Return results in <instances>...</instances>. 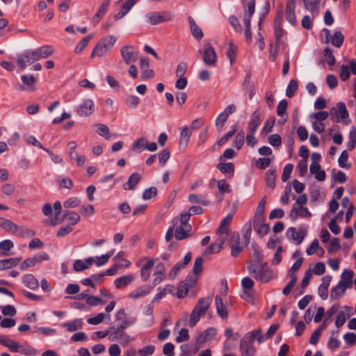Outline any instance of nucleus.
Masks as SVG:
<instances>
[{
    "instance_id": "obj_29",
    "label": "nucleus",
    "mask_w": 356,
    "mask_h": 356,
    "mask_svg": "<svg viewBox=\"0 0 356 356\" xmlns=\"http://www.w3.org/2000/svg\"><path fill=\"white\" fill-rule=\"evenodd\" d=\"M134 280L132 275H127L118 277L115 280V285L117 288L121 289L131 284Z\"/></svg>"
},
{
    "instance_id": "obj_44",
    "label": "nucleus",
    "mask_w": 356,
    "mask_h": 356,
    "mask_svg": "<svg viewBox=\"0 0 356 356\" xmlns=\"http://www.w3.org/2000/svg\"><path fill=\"white\" fill-rule=\"evenodd\" d=\"M276 174L275 170H268L266 172V185L271 188H275V182Z\"/></svg>"
},
{
    "instance_id": "obj_39",
    "label": "nucleus",
    "mask_w": 356,
    "mask_h": 356,
    "mask_svg": "<svg viewBox=\"0 0 356 356\" xmlns=\"http://www.w3.org/2000/svg\"><path fill=\"white\" fill-rule=\"evenodd\" d=\"M262 222H256V228L254 229L256 230L257 233L260 236H264L268 234L270 232V225L268 224H260Z\"/></svg>"
},
{
    "instance_id": "obj_14",
    "label": "nucleus",
    "mask_w": 356,
    "mask_h": 356,
    "mask_svg": "<svg viewBox=\"0 0 356 356\" xmlns=\"http://www.w3.org/2000/svg\"><path fill=\"white\" fill-rule=\"evenodd\" d=\"M353 275L354 273L353 270L346 269L341 275V280L339 282V284H341V286H343L345 289L351 288L353 282Z\"/></svg>"
},
{
    "instance_id": "obj_16",
    "label": "nucleus",
    "mask_w": 356,
    "mask_h": 356,
    "mask_svg": "<svg viewBox=\"0 0 356 356\" xmlns=\"http://www.w3.org/2000/svg\"><path fill=\"white\" fill-rule=\"evenodd\" d=\"M147 263L140 269V277L144 282H146L149 278L154 265L153 259L147 258Z\"/></svg>"
},
{
    "instance_id": "obj_21",
    "label": "nucleus",
    "mask_w": 356,
    "mask_h": 356,
    "mask_svg": "<svg viewBox=\"0 0 356 356\" xmlns=\"http://www.w3.org/2000/svg\"><path fill=\"white\" fill-rule=\"evenodd\" d=\"M298 216L309 218L311 216V213L305 207L293 208L289 213L290 218L295 221Z\"/></svg>"
},
{
    "instance_id": "obj_27",
    "label": "nucleus",
    "mask_w": 356,
    "mask_h": 356,
    "mask_svg": "<svg viewBox=\"0 0 356 356\" xmlns=\"http://www.w3.org/2000/svg\"><path fill=\"white\" fill-rule=\"evenodd\" d=\"M108 51L109 49H107L106 45L104 44L103 42H100L99 41L91 53V57H102L104 56Z\"/></svg>"
},
{
    "instance_id": "obj_52",
    "label": "nucleus",
    "mask_w": 356,
    "mask_h": 356,
    "mask_svg": "<svg viewBox=\"0 0 356 356\" xmlns=\"http://www.w3.org/2000/svg\"><path fill=\"white\" fill-rule=\"evenodd\" d=\"M189 284L180 283L178 287L177 296L179 298H182L186 296L188 292Z\"/></svg>"
},
{
    "instance_id": "obj_2",
    "label": "nucleus",
    "mask_w": 356,
    "mask_h": 356,
    "mask_svg": "<svg viewBox=\"0 0 356 356\" xmlns=\"http://www.w3.org/2000/svg\"><path fill=\"white\" fill-rule=\"evenodd\" d=\"M249 271L254 274V277L256 280L262 282H267L273 277L272 271L268 268H266L264 265L260 266L258 268H254L253 266L248 267Z\"/></svg>"
},
{
    "instance_id": "obj_40",
    "label": "nucleus",
    "mask_w": 356,
    "mask_h": 356,
    "mask_svg": "<svg viewBox=\"0 0 356 356\" xmlns=\"http://www.w3.org/2000/svg\"><path fill=\"white\" fill-rule=\"evenodd\" d=\"M217 168L222 173H232L233 176L234 166L232 163H220L217 165Z\"/></svg>"
},
{
    "instance_id": "obj_28",
    "label": "nucleus",
    "mask_w": 356,
    "mask_h": 356,
    "mask_svg": "<svg viewBox=\"0 0 356 356\" xmlns=\"http://www.w3.org/2000/svg\"><path fill=\"white\" fill-rule=\"evenodd\" d=\"M141 179L140 175L137 173L134 172L131 174L129 178L128 181L127 182L126 185L124 186V188L125 190H133L136 187V186L140 182Z\"/></svg>"
},
{
    "instance_id": "obj_48",
    "label": "nucleus",
    "mask_w": 356,
    "mask_h": 356,
    "mask_svg": "<svg viewBox=\"0 0 356 356\" xmlns=\"http://www.w3.org/2000/svg\"><path fill=\"white\" fill-rule=\"evenodd\" d=\"M348 155L347 151H346V150L343 151L339 158V160H338L339 166H341V168H347V169L350 168V166H351L350 163H346V161H348Z\"/></svg>"
},
{
    "instance_id": "obj_56",
    "label": "nucleus",
    "mask_w": 356,
    "mask_h": 356,
    "mask_svg": "<svg viewBox=\"0 0 356 356\" xmlns=\"http://www.w3.org/2000/svg\"><path fill=\"white\" fill-rule=\"evenodd\" d=\"M236 126H234V129L227 132L223 137H222L218 142V146L223 145L231 137H232L236 132Z\"/></svg>"
},
{
    "instance_id": "obj_31",
    "label": "nucleus",
    "mask_w": 356,
    "mask_h": 356,
    "mask_svg": "<svg viewBox=\"0 0 356 356\" xmlns=\"http://www.w3.org/2000/svg\"><path fill=\"white\" fill-rule=\"evenodd\" d=\"M20 261L19 258H10L0 261V270H6L16 266Z\"/></svg>"
},
{
    "instance_id": "obj_11",
    "label": "nucleus",
    "mask_w": 356,
    "mask_h": 356,
    "mask_svg": "<svg viewBox=\"0 0 356 356\" xmlns=\"http://www.w3.org/2000/svg\"><path fill=\"white\" fill-rule=\"evenodd\" d=\"M296 0H287L286 5V17L287 21L292 25L296 24L295 15Z\"/></svg>"
},
{
    "instance_id": "obj_32",
    "label": "nucleus",
    "mask_w": 356,
    "mask_h": 356,
    "mask_svg": "<svg viewBox=\"0 0 356 356\" xmlns=\"http://www.w3.org/2000/svg\"><path fill=\"white\" fill-rule=\"evenodd\" d=\"M0 227L7 232L15 233L18 229V226L13 222L11 220L1 218L0 219Z\"/></svg>"
},
{
    "instance_id": "obj_61",
    "label": "nucleus",
    "mask_w": 356,
    "mask_h": 356,
    "mask_svg": "<svg viewBox=\"0 0 356 356\" xmlns=\"http://www.w3.org/2000/svg\"><path fill=\"white\" fill-rule=\"evenodd\" d=\"M157 194V189L155 187H150L148 189H146L143 194V198L144 200H150L153 197H155Z\"/></svg>"
},
{
    "instance_id": "obj_18",
    "label": "nucleus",
    "mask_w": 356,
    "mask_h": 356,
    "mask_svg": "<svg viewBox=\"0 0 356 356\" xmlns=\"http://www.w3.org/2000/svg\"><path fill=\"white\" fill-rule=\"evenodd\" d=\"M138 0H127L120 11L115 15L114 19L119 20L125 16Z\"/></svg>"
},
{
    "instance_id": "obj_12",
    "label": "nucleus",
    "mask_w": 356,
    "mask_h": 356,
    "mask_svg": "<svg viewBox=\"0 0 356 356\" xmlns=\"http://www.w3.org/2000/svg\"><path fill=\"white\" fill-rule=\"evenodd\" d=\"M261 112L259 110L254 111L252 115L250 122H248V129L251 132H255L261 123Z\"/></svg>"
},
{
    "instance_id": "obj_22",
    "label": "nucleus",
    "mask_w": 356,
    "mask_h": 356,
    "mask_svg": "<svg viewBox=\"0 0 356 356\" xmlns=\"http://www.w3.org/2000/svg\"><path fill=\"white\" fill-rule=\"evenodd\" d=\"M191 229V226H177L175 229V236L177 240H184L191 236L189 234Z\"/></svg>"
},
{
    "instance_id": "obj_30",
    "label": "nucleus",
    "mask_w": 356,
    "mask_h": 356,
    "mask_svg": "<svg viewBox=\"0 0 356 356\" xmlns=\"http://www.w3.org/2000/svg\"><path fill=\"white\" fill-rule=\"evenodd\" d=\"M35 52L38 55L39 60L41 58H45L51 56L54 52V48L49 45L42 46L35 49Z\"/></svg>"
},
{
    "instance_id": "obj_19",
    "label": "nucleus",
    "mask_w": 356,
    "mask_h": 356,
    "mask_svg": "<svg viewBox=\"0 0 356 356\" xmlns=\"http://www.w3.org/2000/svg\"><path fill=\"white\" fill-rule=\"evenodd\" d=\"M341 119H346L348 117V113L347 111L346 105L343 102H339L337 104V108H332L330 109V115H334L338 118V115Z\"/></svg>"
},
{
    "instance_id": "obj_34",
    "label": "nucleus",
    "mask_w": 356,
    "mask_h": 356,
    "mask_svg": "<svg viewBox=\"0 0 356 356\" xmlns=\"http://www.w3.org/2000/svg\"><path fill=\"white\" fill-rule=\"evenodd\" d=\"M191 136V131L189 130V128L187 127H184L181 132V137L179 145L182 147L185 148L187 147L190 138Z\"/></svg>"
},
{
    "instance_id": "obj_55",
    "label": "nucleus",
    "mask_w": 356,
    "mask_h": 356,
    "mask_svg": "<svg viewBox=\"0 0 356 356\" xmlns=\"http://www.w3.org/2000/svg\"><path fill=\"white\" fill-rule=\"evenodd\" d=\"M173 289H174L173 286H172V285H167L159 293H157L156 295V297L154 298V301H158L160 298H163L168 293H172Z\"/></svg>"
},
{
    "instance_id": "obj_54",
    "label": "nucleus",
    "mask_w": 356,
    "mask_h": 356,
    "mask_svg": "<svg viewBox=\"0 0 356 356\" xmlns=\"http://www.w3.org/2000/svg\"><path fill=\"white\" fill-rule=\"evenodd\" d=\"M100 42H103L104 44L106 45L108 49H110L114 45L116 42V38L113 35H110L108 37H104L99 40Z\"/></svg>"
},
{
    "instance_id": "obj_13",
    "label": "nucleus",
    "mask_w": 356,
    "mask_h": 356,
    "mask_svg": "<svg viewBox=\"0 0 356 356\" xmlns=\"http://www.w3.org/2000/svg\"><path fill=\"white\" fill-rule=\"evenodd\" d=\"M241 356H253L255 348L251 341L241 340L240 344Z\"/></svg>"
},
{
    "instance_id": "obj_42",
    "label": "nucleus",
    "mask_w": 356,
    "mask_h": 356,
    "mask_svg": "<svg viewBox=\"0 0 356 356\" xmlns=\"http://www.w3.org/2000/svg\"><path fill=\"white\" fill-rule=\"evenodd\" d=\"M265 207L258 205L254 217V228H256L257 222H263L264 220Z\"/></svg>"
},
{
    "instance_id": "obj_53",
    "label": "nucleus",
    "mask_w": 356,
    "mask_h": 356,
    "mask_svg": "<svg viewBox=\"0 0 356 356\" xmlns=\"http://www.w3.org/2000/svg\"><path fill=\"white\" fill-rule=\"evenodd\" d=\"M17 353H23L26 355H35L37 353L35 349L26 345H21V348H19Z\"/></svg>"
},
{
    "instance_id": "obj_26",
    "label": "nucleus",
    "mask_w": 356,
    "mask_h": 356,
    "mask_svg": "<svg viewBox=\"0 0 356 356\" xmlns=\"http://www.w3.org/2000/svg\"><path fill=\"white\" fill-rule=\"evenodd\" d=\"M63 326L69 332H74L82 329L83 321L81 319L76 318L72 321L65 323Z\"/></svg>"
},
{
    "instance_id": "obj_6",
    "label": "nucleus",
    "mask_w": 356,
    "mask_h": 356,
    "mask_svg": "<svg viewBox=\"0 0 356 356\" xmlns=\"http://www.w3.org/2000/svg\"><path fill=\"white\" fill-rule=\"evenodd\" d=\"M120 54L127 65L135 62L138 58L137 54L133 51V48L130 46L123 47L120 50Z\"/></svg>"
},
{
    "instance_id": "obj_1",
    "label": "nucleus",
    "mask_w": 356,
    "mask_h": 356,
    "mask_svg": "<svg viewBox=\"0 0 356 356\" xmlns=\"http://www.w3.org/2000/svg\"><path fill=\"white\" fill-rule=\"evenodd\" d=\"M211 302V296H209L207 298H201L199 299L197 304L195 306L191 314L188 323L189 326H195L200 320V317L205 315L206 312L209 308Z\"/></svg>"
},
{
    "instance_id": "obj_43",
    "label": "nucleus",
    "mask_w": 356,
    "mask_h": 356,
    "mask_svg": "<svg viewBox=\"0 0 356 356\" xmlns=\"http://www.w3.org/2000/svg\"><path fill=\"white\" fill-rule=\"evenodd\" d=\"M96 126L97 127V133L99 136L105 137V138L107 140L110 139L111 134L108 127L106 125L103 124H97Z\"/></svg>"
},
{
    "instance_id": "obj_3",
    "label": "nucleus",
    "mask_w": 356,
    "mask_h": 356,
    "mask_svg": "<svg viewBox=\"0 0 356 356\" xmlns=\"http://www.w3.org/2000/svg\"><path fill=\"white\" fill-rule=\"evenodd\" d=\"M38 60V56L35 50L27 51L17 58V64L20 70H24L27 65H31Z\"/></svg>"
},
{
    "instance_id": "obj_33",
    "label": "nucleus",
    "mask_w": 356,
    "mask_h": 356,
    "mask_svg": "<svg viewBox=\"0 0 356 356\" xmlns=\"http://www.w3.org/2000/svg\"><path fill=\"white\" fill-rule=\"evenodd\" d=\"M232 219V215H227L225 218H223V220L220 222L219 227L216 230V234H220L225 233L226 234V235H227L229 232L228 225L230 223Z\"/></svg>"
},
{
    "instance_id": "obj_38",
    "label": "nucleus",
    "mask_w": 356,
    "mask_h": 356,
    "mask_svg": "<svg viewBox=\"0 0 356 356\" xmlns=\"http://www.w3.org/2000/svg\"><path fill=\"white\" fill-rule=\"evenodd\" d=\"M298 81L295 79H291L289 81V85L286 88V95L288 97L291 98L292 97H293L295 92L298 90Z\"/></svg>"
},
{
    "instance_id": "obj_45",
    "label": "nucleus",
    "mask_w": 356,
    "mask_h": 356,
    "mask_svg": "<svg viewBox=\"0 0 356 356\" xmlns=\"http://www.w3.org/2000/svg\"><path fill=\"white\" fill-rule=\"evenodd\" d=\"M346 289L341 286V284H339L332 289L330 298L331 299H337L341 297L345 293Z\"/></svg>"
},
{
    "instance_id": "obj_57",
    "label": "nucleus",
    "mask_w": 356,
    "mask_h": 356,
    "mask_svg": "<svg viewBox=\"0 0 356 356\" xmlns=\"http://www.w3.org/2000/svg\"><path fill=\"white\" fill-rule=\"evenodd\" d=\"M293 168V165L291 163L286 165L285 167L284 168L283 172L282 175V180L284 182L286 181L289 179Z\"/></svg>"
},
{
    "instance_id": "obj_58",
    "label": "nucleus",
    "mask_w": 356,
    "mask_h": 356,
    "mask_svg": "<svg viewBox=\"0 0 356 356\" xmlns=\"http://www.w3.org/2000/svg\"><path fill=\"white\" fill-rule=\"evenodd\" d=\"M86 302L88 305H89L90 306H96L98 305L104 304L106 302V301H104L102 299L97 298L96 296H88L86 298Z\"/></svg>"
},
{
    "instance_id": "obj_8",
    "label": "nucleus",
    "mask_w": 356,
    "mask_h": 356,
    "mask_svg": "<svg viewBox=\"0 0 356 356\" xmlns=\"http://www.w3.org/2000/svg\"><path fill=\"white\" fill-rule=\"evenodd\" d=\"M49 259L47 253L35 255L33 257L28 258L20 264V268L24 270L29 267L34 266L36 264Z\"/></svg>"
},
{
    "instance_id": "obj_64",
    "label": "nucleus",
    "mask_w": 356,
    "mask_h": 356,
    "mask_svg": "<svg viewBox=\"0 0 356 356\" xmlns=\"http://www.w3.org/2000/svg\"><path fill=\"white\" fill-rule=\"evenodd\" d=\"M271 159L270 158H260L256 162V165L259 169H265L270 164Z\"/></svg>"
},
{
    "instance_id": "obj_36",
    "label": "nucleus",
    "mask_w": 356,
    "mask_h": 356,
    "mask_svg": "<svg viewBox=\"0 0 356 356\" xmlns=\"http://www.w3.org/2000/svg\"><path fill=\"white\" fill-rule=\"evenodd\" d=\"M189 23L193 35L197 39L202 38L203 37V32L201 29L198 27V26L192 18H190Z\"/></svg>"
},
{
    "instance_id": "obj_49",
    "label": "nucleus",
    "mask_w": 356,
    "mask_h": 356,
    "mask_svg": "<svg viewBox=\"0 0 356 356\" xmlns=\"http://www.w3.org/2000/svg\"><path fill=\"white\" fill-rule=\"evenodd\" d=\"M324 56L326 58V61L328 65H333L335 63V58L333 56L332 50L327 47L324 50Z\"/></svg>"
},
{
    "instance_id": "obj_59",
    "label": "nucleus",
    "mask_w": 356,
    "mask_h": 356,
    "mask_svg": "<svg viewBox=\"0 0 356 356\" xmlns=\"http://www.w3.org/2000/svg\"><path fill=\"white\" fill-rule=\"evenodd\" d=\"M341 248L339 240L337 238H334L331 240L329 248L327 249V252L329 253L336 252L339 250Z\"/></svg>"
},
{
    "instance_id": "obj_51",
    "label": "nucleus",
    "mask_w": 356,
    "mask_h": 356,
    "mask_svg": "<svg viewBox=\"0 0 356 356\" xmlns=\"http://www.w3.org/2000/svg\"><path fill=\"white\" fill-rule=\"evenodd\" d=\"M70 158L71 160H76V165L81 166L85 163V158L83 156H79L76 151H71L70 152Z\"/></svg>"
},
{
    "instance_id": "obj_35",
    "label": "nucleus",
    "mask_w": 356,
    "mask_h": 356,
    "mask_svg": "<svg viewBox=\"0 0 356 356\" xmlns=\"http://www.w3.org/2000/svg\"><path fill=\"white\" fill-rule=\"evenodd\" d=\"M67 216L70 225H76L80 220V216L77 213L65 211L63 217L60 219L59 222H62Z\"/></svg>"
},
{
    "instance_id": "obj_20",
    "label": "nucleus",
    "mask_w": 356,
    "mask_h": 356,
    "mask_svg": "<svg viewBox=\"0 0 356 356\" xmlns=\"http://www.w3.org/2000/svg\"><path fill=\"white\" fill-rule=\"evenodd\" d=\"M288 234L291 235V237L296 241L298 244L301 243L303 238H305L307 232L303 228H299L298 231H296L295 227H290L287 232Z\"/></svg>"
},
{
    "instance_id": "obj_9",
    "label": "nucleus",
    "mask_w": 356,
    "mask_h": 356,
    "mask_svg": "<svg viewBox=\"0 0 356 356\" xmlns=\"http://www.w3.org/2000/svg\"><path fill=\"white\" fill-rule=\"evenodd\" d=\"M217 330L214 327H209L200 333L196 338V344L201 346L207 341L211 340L216 334Z\"/></svg>"
},
{
    "instance_id": "obj_5",
    "label": "nucleus",
    "mask_w": 356,
    "mask_h": 356,
    "mask_svg": "<svg viewBox=\"0 0 356 356\" xmlns=\"http://www.w3.org/2000/svg\"><path fill=\"white\" fill-rule=\"evenodd\" d=\"M203 60L209 66H214L216 63L217 56L214 49L210 44H208L204 50Z\"/></svg>"
},
{
    "instance_id": "obj_47",
    "label": "nucleus",
    "mask_w": 356,
    "mask_h": 356,
    "mask_svg": "<svg viewBox=\"0 0 356 356\" xmlns=\"http://www.w3.org/2000/svg\"><path fill=\"white\" fill-rule=\"evenodd\" d=\"M229 24L234 28L235 31L241 33L243 31L242 26L238 20V19L234 15H232L229 17Z\"/></svg>"
},
{
    "instance_id": "obj_41",
    "label": "nucleus",
    "mask_w": 356,
    "mask_h": 356,
    "mask_svg": "<svg viewBox=\"0 0 356 356\" xmlns=\"http://www.w3.org/2000/svg\"><path fill=\"white\" fill-rule=\"evenodd\" d=\"M92 38V35H88L86 37H84L75 47L74 48V53L75 54H79L81 53L83 49L88 45L90 40Z\"/></svg>"
},
{
    "instance_id": "obj_24",
    "label": "nucleus",
    "mask_w": 356,
    "mask_h": 356,
    "mask_svg": "<svg viewBox=\"0 0 356 356\" xmlns=\"http://www.w3.org/2000/svg\"><path fill=\"white\" fill-rule=\"evenodd\" d=\"M24 284L30 289L35 290L38 288V280L31 274H26L23 277Z\"/></svg>"
},
{
    "instance_id": "obj_60",
    "label": "nucleus",
    "mask_w": 356,
    "mask_h": 356,
    "mask_svg": "<svg viewBox=\"0 0 356 356\" xmlns=\"http://www.w3.org/2000/svg\"><path fill=\"white\" fill-rule=\"evenodd\" d=\"M108 3H104L101 5V6L99 8L98 12L96 13L95 17H93V22L95 23H98L104 15V13L106 12L107 8Z\"/></svg>"
},
{
    "instance_id": "obj_23",
    "label": "nucleus",
    "mask_w": 356,
    "mask_h": 356,
    "mask_svg": "<svg viewBox=\"0 0 356 356\" xmlns=\"http://www.w3.org/2000/svg\"><path fill=\"white\" fill-rule=\"evenodd\" d=\"M216 307L218 314L223 319L228 316V312L223 304L222 299L220 296H216L215 298Z\"/></svg>"
},
{
    "instance_id": "obj_46",
    "label": "nucleus",
    "mask_w": 356,
    "mask_h": 356,
    "mask_svg": "<svg viewBox=\"0 0 356 356\" xmlns=\"http://www.w3.org/2000/svg\"><path fill=\"white\" fill-rule=\"evenodd\" d=\"M229 49H228V51H227V56L229 57V62H230V64L231 65H233V63H234L235 61V58H236V51L237 50V47L236 46H235L234 44V43L232 42V41H230L229 42Z\"/></svg>"
},
{
    "instance_id": "obj_17",
    "label": "nucleus",
    "mask_w": 356,
    "mask_h": 356,
    "mask_svg": "<svg viewBox=\"0 0 356 356\" xmlns=\"http://www.w3.org/2000/svg\"><path fill=\"white\" fill-rule=\"evenodd\" d=\"M22 81L24 86H21L20 88L23 90L33 91L35 90L36 79L33 75H22Z\"/></svg>"
},
{
    "instance_id": "obj_7",
    "label": "nucleus",
    "mask_w": 356,
    "mask_h": 356,
    "mask_svg": "<svg viewBox=\"0 0 356 356\" xmlns=\"http://www.w3.org/2000/svg\"><path fill=\"white\" fill-rule=\"evenodd\" d=\"M110 332H112L111 339L118 341L121 344L127 345L132 341L131 337L127 335L124 331L120 332H117L115 327H111Z\"/></svg>"
},
{
    "instance_id": "obj_63",
    "label": "nucleus",
    "mask_w": 356,
    "mask_h": 356,
    "mask_svg": "<svg viewBox=\"0 0 356 356\" xmlns=\"http://www.w3.org/2000/svg\"><path fill=\"white\" fill-rule=\"evenodd\" d=\"M228 117L229 116L226 113L222 112L216 120V126L221 129L224 126L225 122L227 121Z\"/></svg>"
},
{
    "instance_id": "obj_25",
    "label": "nucleus",
    "mask_w": 356,
    "mask_h": 356,
    "mask_svg": "<svg viewBox=\"0 0 356 356\" xmlns=\"http://www.w3.org/2000/svg\"><path fill=\"white\" fill-rule=\"evenodd\" d=\"M255 1L254 0L250 1L248 4V8L245 9L243 16L244 24H251V17L254 13Z\"/></svg>"
},
{
    "instance_id": "obj_50",
    "label": "nucleus",
    "mask_w": 356,
    "mask_h": 356,
    "mask_svg": "<svg viewBox=\"0 0 356 356\" xmlns=\"http://www.w3.org/2000/svg\"><path fill=\"white\" fill-rule=\"evenodd\" d=\"M188 200L191 203H200L204 205L208 204L202 195L191 194L188 196Z\"/></svg>"
},
{
    "instance_id": "obj_4",
    "label": "nucleus",
    "mask_w": 356,
    "mask_h": 356,
    "mask_svg": "<svg viewBox=\"0 0 356 356\" xmlns=\"http://www.w3.org/2000/svg\"><path fill=\"white\" fill-rule=\"evenodd\" d=\"M148 22L152 25L159 23L169 22L172 19V15L167 11L152 12L148 15Z\"/></svg>"
},
{
    "instance_id": "obj_10",
    "label": "nucleus",
    "mask_w": 356,
    "mask_h": 356,
    "mask_svg": "<svg viewBox=\"0 0 356 356\" xmlns=\"http://www.w3.org/2000/svg\"><path fill=\"white\" fill-rule=\"evenodd\" d=\"M94 110V103L90 99L85 100L82 104H81L76 110L77 113L81 116L90 115Z\"/></svg>"
},
{
    "instance_id": "obj_62",
    "label": "nucleus",
    "mask_w": 356,
    "mask_h": 356,
    "mask_svg": "<svg viewBox=\"0 0 356 356\" xmlns=\"http://www.w3.org/2000/svg\"><path fill=\"white\" fill-rule=\"evenodd\" d=\"M94 211V207L91 204L83 205L80 209V213L86 216H92Z\"/></svg>"
},
{
    "instance_id": "obj_37",
    "label": "nucleus",
    "mask_w": 356,
    "mask_h": 356,
    "mask_svg": "<svg viewBox=\"0 0 356 356\" xmlns=\"http://www.w3.org/2000/svg\"><path fill=\"white\" fill-rule=\"evenodd\" d=\"M344 40L343 35L341 31L334 32L333 36H332L330 42L336 47H341Z\"/></svg>"
},
{
    "instance_id": "obj_15",
    "label": "nucleus",
    "mask_w": 356,
    "mask_h": 356,
    "mask_svg": "<svg viewBox=\"0 0 356 356\" xmlns=\"http://www.w3.org/2000/svg\"><path fill=\"white\" fill-rule=\"evenodd\" d=\"M151 290L152 286L150 285H144L132 291L129 293V297L131 299L136 300L149 294Z\"/></svg>"
}]
</instances>
